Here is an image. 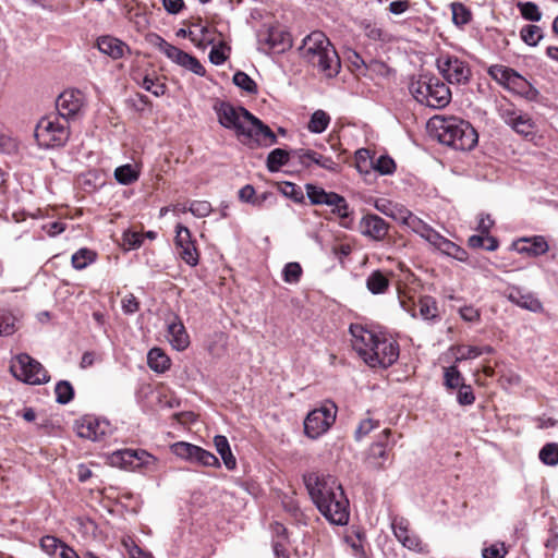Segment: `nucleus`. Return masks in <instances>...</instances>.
I'll return each instance as SVG.
<instances>
[{
  "label": "nucleus",
  "mask_w": 558,
  "mask_h": 558,
  "mask_svg": "<svg viewBox=\"0 0 558 558\" xmlns=\"http://www.w3.org/2000/svg\"><path fill=\"white\" fill-rule=\"evenodd\" d=\"M70 136L68 121L58 117L43 118L35 130V137L40 146L53 148L63 146Z\"/></svg>",
  "instance_id": "obj_7"
},
{
  "label": "nucleus",
  "mask_w": 558,
  "mask_h": 558,
  "mask_svg": "<svg viewBox=\"0 0 558 558\" xmlns=\"http://www.w3.org/2000/svg\"><path fill=\"white\" fill-rule=\"evenodd\" d=\"M218 122L221 126L234 131L239 138H244L250 134L248 126L253 116L242 106H234L229 101L218 100L214 105Z\"/></svg>",
  "instance_id": "obj_6"
},
{
  "label": "nucleus",
  "mask_w": 558,
  "mask_h": 558,
  "mask_svg": "<svg viewBox=\"0 0 558 558\" xmlns=\"http://www.w3.org/2000/svg\"><path fill=\"white\" fill-rule=\"evenodd\" d=\"M281 192L284 196L293 199L294 202H301L303 199L302 191L294 183L284 182Z\"/></svg>",
  "instance_id": "obj_60"
},
{
  "label": "nucleus",
  "mask_w": 558,
  "mask_h": 558,
  "mask_svg": "<svg viewBox=\"0 0 558 558\" xmlns=\"http://www.w3.org/2000/svg\"><path fill=\"white\" fill-rule=\"evenodd\" d=\"M522 17L526 21L538 22L542 19V12L536 3L527 1V2H519L517 4Z\"/></svg>",
  "instance_id": "obj_40"
},
{
  "label": "nucleus",
  "mask_w": 558,
  "mask_h": 558,
  "mask_svg": "<svg viewBox=\"0 0 558 558\" xmlns=\"http://www.w3.org/2000/svg\"><path fill=\"white\" fill-rule=\"evenodd\" d=\"M510 128L518 134L529 136L534 133L535 124L529 114L521 112Z\"/></svg>",
  "instance_id": "obj_34"
},
{
  "label": "nucleus",
  "mask_w": 558,
  "mask_h": 558,
  "mask_svg": "<svg viewBox=\"0 0 558 558\" xmlns=\"http://www.w3.org/2000/svg\"><path fill=\"white\" fill-rule=\"evenodd\" d=\"M189 38L197 47H206L214 43V38L210 36V29L201 24H194L192 28L189 29Z\"/></svg>",
  "instance_id": "obj_29"
},
{
  "label": "nucleus",
  "mask_w": 558,
  "mask_h": 558,
  "mask_svg": "<svg viewBox=\"0 0 558 558\" xmlns=\"http://www.w3.org/2000/svg\"><path fill=\"white\" fill-rule=\"evenodd\" d=\"M457 401L461 405H471L475 401V396L470 385H462L458 388Z\"/></svg>",
  "instance_id": "obj_54"
},
{
  "label": "nucleus",
  "mask_w": 558,
  "mask_h": 558,
  "mask_svg": "<svg viewBox=\"0 0 558 558\" xmlns=\"http://www.w3.org/2000/svg\"><path fill=\"white\" fill-rule=\"evenodd\" d=\"M250 134H246L244 140H253L259 145L271 146L277 143V136L271 129L264 124L258 118L253 116L248 126Z\"/></svg>",
  "instance_id": "obj_20"
},
{
  "label": "nucleus",
  "mask_w": 558,
  "mask_h": 558,
  "mask_svg": "<svg viewBox=\"0 0 558 558\" xmlns=\"http://www.w3.org/2000/svg\"><path fill=\"white\" fill-rule=\"evenodd\" d=\"M283 280L288 283H296L302 275V267L296 262L288 263L282 271Z\"/></svg>",
  "instance_id": "obj_48"
},
{
  "label": "nucleus",
  "mask_w": 558,
  "mask_h": 558,
  "mask_svg": "<svg viewBox=\"0 0 558 558\" xmlns=\"http://www.w3.org/2000/svg\"><path fill=\"white\" fill-rule=\"evenodd\" d=\"M82 183L85 187L89 186L90 190H97L104 185V180L97 172L88 171L83 175Z\"/></svg>",
  "instance_id": "obj_59"
},
{
  "label": "nucleus",
  "mask_w": 558,
  "mask_h": 558,
  "mask_svg": "<svg viewBox=\"0 0 558 558\" xmlns=\"http://www.w3.org/2000/svg\"><path fill=\"white\" fill-rule=\"evenodd\" d=\"M172 453H210L209 451L185 441H178L170 446Z\"/></svg>",
  "instance_id": "obj_51"
},
{
  "label": "nucleus",
  "mask_w": 558,
  "mask_h": 558,
  "mask_svg": "<svg viewBox=\"0 0 558 558\" xmlns=\"http://www.w3.org/2000/svg\"><path fill=\"white\" fill-rule=\"evenodd\" d=\"M122 310L125 314H134L140 308V303L134 294L129 293L121 301Z\"/></svg>",
  "instance_id": "obj_61"
},
{
  "label": "nucleus",
  "mask_w": 558,
  "mask_h": 558,
  "mask_svg": "<svg viewBox=\"0 0 558 558\" xmlns=\"http://www.w3.org/2000/svg\"><path fill=\"white\" fill-rule=\"evenodd\" d=\"M401 223L408 226L413 232L417 233L421 236H423L430 227L427 223H425L421 218L411 213L409 209L407 210L404 218H402Z\"/></svg>",
  "instance_id": "obj_36"
},
{
  "label": "nucleus",
  "mask_w": 558,
  "mask_h": 558,
  "mask_svg": "<svg viewBox=\"0 0 558 558\" xmlns=\"http://www.w3.org/2000/svg\"><path fill=\"white\" fill-rule=\"evenodd\" d=\"M452 13V22L456 26L462 27L469 24L472 20L471 10L461 2H452L450 4Z\"/></svg>",
  "instance_id": "obj_31"
},
{
  "label": "nucleus",
  "mask_w": 558,
  "mask_h": 558,
  "mask_svg": "<svg viewBox=\"0 0 558 558\" xmlns=\"http://www.w3.org/2000/svg\"><path fill=\"white\" fill-rule=\"evenodd\" d=\"M508 299L511 303H513L524 310H527V311H531L534 313H538V312L543 311V305L537 298H535L532 293H529V292L525 293L518 288H513L509 292Z\"/></svg>",
  "instance_id": "obj_22"
},
{
  "label": "nucleus",
  "mask_w": 558,
  "mask_h": 558,
  "mask_svg": "<svg viewBox=\"0 0 558 558\" xmlns=\"http://www.w3.org/2000/svg\"><path fill=\"white\" fill-rule=\"evenodd\" d=\"M420 315L425 320H433L438 317V306L432 296H423L418 301Z\"/></svg>",
  "instance_id": "obj_33"
},
{
  "label": "nucleus",
  "mask_w": 558,
  "mask_h": 558,
  "mask_svg": "<svg viewBox=\"0 0 558 558\" xmlns=\"http://www.w3.org/2000/svg\"><path fill=\"white\" fill-rule=\"evenodd\" d=\"M56 401L60 404L69 403L74 397V389L70 381L60 380L54 388Z\"/></svg>",
  "instance_id": "obj_38"
},
{
  "label": "nucleus",
  "mask_w": 558,
  "mask_h": 558,
  "mask_svg": "<svg viewBox=\"0 0 558 558\" xmlns=\"http://www.w3.org/2000/svg\"><path fill=\"white\" fill-rule=\"evenodd\" d=\"M337 405L326 401L320 408L311 411L304 420V432L310 438H317L335 423Z\"/></svg>",
  "instance_id": "obj_10"
},
{
  "label": "nucleus",
  "mask_w": 558,
  "mask_h": 558,
  "mask_svg": "<svg viewBox=\"0 0 558 558\" xmlns=\"http://www.w3.org/2000/svg\"><path fill=\"white\" fill-rule=\"evenodd\" d=\"M488 74L498 84L523 95L527 99H535L538 92L517 71L501 64L489 66Z\"/></svg>",
  "instance_id": "obj_9"
},
{
  "label": "nucleus",
  "mask_w": 558,
  "mask_h": 558,
  "mask_svg": "<svg viewBox=\"0 0 558 558\" xmlns=\"http://www.w3.org/2000/svg\"><path fill=\"white\" fill-rule=\"evenodd\" d=\"M154 44L159 48L161 52H163L171 61L177 64L190 70L194 74L199 76L205 75V68L201 64V62L193 56L186 53L185 51L179 49L178 47L169 44L162 37L155 35Z\"/></svg>",
  "instance_id": "obj_12"
},
{
  "label": "nucleus",
  "mask_w": 558,
  "mask_h": 558,
  "mask_svg": "<svg viewBox=\"0 0 558 558\" xmlns=\"http://www.w3.org/2000/svg\"><path fill=\"white\" fill-rule=\"evenodd\" d=\"M494 226V220L489 215L481 214L478 216V223L476 230L482 234H489L490 229Z\"/></svg>",
  "instance_id": "obj_64"
},
{
  "label": "nucleus",
  "mask_w": 558,
  "mask_h": 558,
  "mask_svg": "<svg viewBox=\"0 0 558 558\" xmlns=\"http://www.w3.org/2000/svg\"><path fill=\"white\" fill-rule=\"evenodd\" d=\"M304 59L327 78L335 77L341 68L339 56L322 32L307 35L301 47Z\"/></svg>",
  "instance_id": "obj_4"
},
{
  "label": "nucleus",
  "mask_w": 558,
  "mask_h": 558,
  "mask_svg": "<svg viewBox=\"0 0 558 558\" xmlns=\"http://www.w3.org/2000/svg\"><path fill=\"white\" fill-rule=\"evenodd\" d=\"M106 463L124 471L147 469L156 460V456H104Z\"/></svg>",
  "instance_id": "obj_19"
},
{
  "label": "nucleus",
  "mask_w": 558,
  "mask_h": 558,
  "mask_svg": "<svg viewBox=\"0 0 558 558\" xmlns=\"http://www.w3.org/2000/svg\"><path fill=\"white\" fill-rule=\"evenodd\" d=\"M15 317L12 313L0 310V337L11 336L15 332Z\"/></svg>",
  "instance_id": "obj_44"
},
{
  "label": "nucleus",
  "mask_w": 558,
  "mask_h": 558,
  "mask_svg": "<svg viewBox=\"0 0 558 558\" xmlns=\"http://www.w3.org/2000/svg\"><path fill=\"white\" fill-rule=\"evenodd\" d=\"M457 357L456 362H460L463 360H473L480 356V352L476 345H459L457 348Z\"/></svg>",
  "instance_id": "obj_57"
},
{
  "label": "nucleus",
  "mask_w": 558,
  "mask_h": 558,
  "mask_svg": "<svg viewBox=\"0 0 558 558\" xmlns=\"http://www.w3.org/2000/svg\"><path fill=\"white\" fill-rule=\"evenodd\" d=\"M148 366L157 372L162 373L170 367V359L159 348H153L147 354Z\"/></svg>",
  "instance_id": "obj_27"
},
{
  "label": "nucleus",
  "mask_w": 558,
  "mask_h": 558,
  "mask_svg": "<svg viewBox=\"0 0 558 558\" xmlns=\"http://www.w3.org/2000/svg\"><path fill=\"white\" fill-rule=\"evenodd\" d=\"M520 111H517L512 106H500L499 114L506 124L509 126L513 123L515 118L520 116Z\"/></svg>",
  "instance_id": "obj_62"
},
{
  "label": "nucleus",
  "mask_w": 558,
  "mask_h": 558,
  "mask_svg": "<svg viewBox=\"0 0 558 558\" xmlns=\"http://www.w3.org/2000/svg\"><path fill=\"white\" fill-rule=\"evenodd\" d=\"M84 104V96L80 90L68 89L59 95L56 108L61 118L65 121L74 118L81 111Z\"/></svg>",
  "instance_id": "obj_16"
},
{
  "label": "nucleus",
  "mask_w": 558,
  "mask_h": 558,
  "mask_svg": "<svg viewBox=\"0 0 558 558\" xmlns=\"http://www.w3.org/2000/svg\"><path fill=\"white\" fill-rule=\"evenodd\" d=\"M520 37L526 45L535 47L543 38L542 28L537 25H525L520 31Z\"/></svg>",
  "instance_id": "obj_37"
},
{
  "label": "nucleus",
  "mask_w": 558,
  "mask_h": 558,
  "mask_svg": "<svg viewBox=\"0 0 558 558\" xmlns=\"http://www.w3.org/2000/svg\"><path fill=\"white\" fill-rule=\"evenodd\" d=\"M352 347L371 367H389L397 362L400 350L398 342L384 333H375L362 325H351Z\"/></svg>",
  "instance_id": "obj_2"
},
{
  "label": "nucleus",
  "mask_w": 558,
  "mask_h": 558,
  "mask_svg": "<svg viewBox=\"0 0 558 558\" xmlns=\"http://www.w3.org/2000/svg\"><path fill=\"white\" fill-rule=\"evenodd\" d=\"M374 207L381 214L399 222H401L402 218H404V215L407 214L408 210V208H405L404 206L398 203H393L392 201L387 198L376 199L374 203Z\"/></svg>",
  "instance_id": "obj_26"
},
{
  "label": "nucleus",
  "mask_w": 558,
  "mask_h": 558,
  "mask_svg": "<svg viewBox=\"0 0 558 558\" xmlns=\"http://www.w3.org/2000/svg\"><path fill=\"white\" fill-rule=\"evenodd\" d=\"M292 150L288 151L281 148H276L268 154L267 168L270 172H277L282 166L287 165L292 159Z\"/></svg>",
  "instance_id": "obj_28"
},
{
  "label": "nucleus",
  "mask_w": 558,
  "mask_h": 558,
  "mask_svg": "<svg viewBox=\"0 0 558 558\" xmlns=\"http://www.w3.org/2000/svg\"><path fill=\"white\" fill-rule=\"evenodd\" d=\"M189 463L195 466H213L219 468L220 461L218 456H182Z\"/></svg>",
  "instance_id": "obj_45"
},
{
  "label": "nucleus",
  "mask_w": 558,
  "mask_h": 558,
  "mask_svg": "<svg viewBox=\"0 0 558 558\" xmlns=\"http://www.w3.org/2000/svg\"><path fill=\"white\" fill-rule=\"evenodd\" d=\"M349 61H350L351 65L355 70L360 71L361 73H364L363 70L380 71L381 69L385 68V64L383 62H378V61H372L369 64H366V62L363 60V58L355 51H353L349 56Z\"/></svg>",
  "instance_id": "obj_42"
},
{
  "label": "nucleus",
  "mask_w": 558,
  "mask_h": 558,
  "mask_svg": "<svg viewBox=\"0 0 558 558\" xmlns=\"http://www.w3.org/2000/svg\"><path fill=\"white\" fill-rule=\"evenodd\" d=\"M330 123V117L324 110H316L311 116V119L307 124V129L312 133L320 134L323 133Z\"/></svg>",
  "instance_id": "obj_32"
},
{
  "label": "nucleus",
  "mask_w": 558,
  "mask_h": 558,
  "mask_svg": "<svg viewBox=\"0 0 558 558\" xmlns=\"http://www.w3.org/2000/svg\"><path fill=\"white\" fill-rule=\"evenodd\" d=\"M391 527L396 538L402 546L416 553L424 551L421 538L410 530V523L407 519L395 518L391 522Z\"/></svg>",
  "instance_id": "obj_18"
},
{
  "label": "nucleus",
  "mask_w": 558,
  "mask_h": 558,
  "mask_svg": "<svg viewBox=\"0 0 558 558\" xmlns=\"http://www.w3.org/2000/svg\"><path fill=\"white\" fill-rule=\"evenodd\" d=\"M438 250L442 252L444 254L451 256L458 260H463L465 251L461 248L456 243L451 242L450 240L444 238L441 241Z\"/></svg>",
  "instance_id": "obj_46"
},
{
  "label": "nucleus",
  "mask_w": 558,
  "mask_h": 558,
  "mask_svg": "<svg viewBox=\"0 0 558 558\" xmlns=\"http://www.w3.org/2000/svg\"><path fill=\"white\" fill-rule=\"evenodd\" d=\"M388 230L389 225L375 214L364 215L359 222L360 233L376 242L384 241Z\"/></svg>",
  "instance_id": "obj_17"
},
{
  "label": "nucleus",
  "mask_w": 558,
  "mask_h": 558,
  "mask_svg": "<svg viewBox=\"0 0 558 558\" xmlns=\"http://www.w3.org/2000/svg\"><path fill=\"white\" fill-rule=\"evenodd\" d=\"M292 159L304 168H311L313 165H316L330 172L339 171L338 162H336L331 157L319 154L316 150L296 148L292 149Z\"/></svg>",
  "instance_id": "obj_15"
},
{
  "label": "nucleus",
  "mask_w": 558,
  "mask_h": 558,
  "mask_svg": "<svg viewBox=\"0 0 558 558\" xmlns=\"http://www.w3.org/2000/svg\"><path fill=\"white\" fill-rule=\"evenodd\" d=\"M308 494L319 512L331 523L343 525L349 520V500L332 475L310 473L304 476Z\"/></svg>",
  "instance_id": "obj_1"
},
{
  "label": "nucleus",
  "mask_w": 558,
  "mask_h": 558,
  "mask_svg": "<svg viewBox=\"0 0 558 558\" xmlns=\"http://www.w3.org/2000/svg\"><path fill=\"white\" fill-rule=\"evenodd\" d=\"M10 371L16 379L29 385H41L50 380L41 363L27 353L16 355L10 365Z\"/></svg>",
  "instance_id": "obj_8"
},
{
  "label": "nucleus",
  "mask_w": 558,
  "mask_h": 558,
  "mask_svg": "<svg viewBox=\"0 0 558 558\" xmlns=\"http://www.w3.org/2000/svg\"><path fill=\"white\" fill-rule=\"evenodd\" d=\"M428 125L441 144L459 150H471L478 141V135L470 122L458 117L435 116Z\"/></svg>",
  "instance_id": "obj_3"
},
{
  "label": "nucleus",
  "mask_w": 558,
  "mask_h": 558,
  "mask_svg": "<svg viewBox=\"0 0 558 558\" xmlns=\"http://www.w3.org/2000/svg\"><path fill=\"white\" fill-rule=\"evenodd\" d=\"M211 210V204L207 201H192L189 207L182 208V211H190L196 218L207 217Z\"/></svg>",
  "instance_id": "obj_43"
},
{
  "label": "nucleus",
  "mask_w": 558,
  "mask_h": 558,
  "mask_svg": "<svg viewBox=\"0 0 558 558\" xmlns=\"http://www.w3.org/2000/svg\"><path fill=\"white\" fill-rule=\"evenodd\" d=\"M338 199L339 201L335 199L331 202L329 206L331 207V213L337 215L342 220H347L351 217L352 211L350 210L349 204L343 196L338 194Z\"/></svg>",
  "instance_id": "obj_47"
},
{
  "label": "nucleus",
  "mask_w": 558,
  "mask_h": 558,
  "mask_svg": "<svg viewBox=\"0 0 558 558\" xmlns=\"http://www.w3.org/2000/svg\"><path fill=\"white\" fill-rule=\"evenodd\" d=\"M167 337L171 345L178 351L185 350L190 344L189 335L181 322H173L168 326Z\"/></svg>",
  "instance_id": "obj_25"
},
{
  "label": "nucleus",
  "mask_w": 558,
  "mask_h": 558,
  "mask_svg": "<svg viewBox=\"0 0 558 558\" xmlns=\"http://www.w3.org/2000/svg\"><path fill=\"white\" fill-rule=\"evenodd\" d=\"M436 64L439 73L450 84H466L470 80L469 65L456 56L440 54Z\"/></svg>",
  "instance_id": "obj_11"
},
{
  "label": "nucleus",
  "mask_w": 558,
  "mask_h": 558,
  "mask_svg": "<svg viewBox=\"0 0 558 558\" xmlns=\"http://www.w3.org/2000/svg\"><path fill=\"white\" fill-rule=\"evenodd\" d=\"M174 244L180 257L190 266L195 267L199 260V254L192 239L190 229L181 223L175 226Z\"/></svg>",
  "instance_id": "obj_14"
},
{
  "label": "nucleus",
  "mask_w": 558,
  "mask_h": 558,
  "mask_svg": "<svg viewBox=\"0 0 558 558\" xmlns=\"http://www.w3.org/2000/svg\"><path fill=\"white\" fill-rule=\"evenodd\" d=\"M375 447L379 450L378 453H385L386 451H392L396 447V439H391L389 429H385L375 442Z\"/></svg>",
  "instance_id": "obj_52"
},
{
  "label": "nucleus",
  "mask_w": 558,
  "mask_h": 558,
  "mask_svg": "<svg viewBox=\"0 0 558 558\" xmlns=\"http://www.w3.org/2000/svg\"><path fill=\"white\" fill-rule=\"evenodd\" d=\"M507 554L508 549L505 547L504 543L493 544L482 550L483 558H505Z\"/></svg>",
  "instance_id": "obj_55"
},
{
  "label": "nucleus",
  "mask_w": 558,
  "mask_h": 558,
  "mask_svg": "<svg viewBox=\"0 0 558 558\" xmlns=\"http://www.w3.org/2000/svg\"><path fill=\"white\" fill-rule=\"evenodd\" d=\"M305 190L306 196L313 205H319L324 194L327 192L323 187L314 184H306Z\"/></svg>",
  "instance_id": "obj_58"
},
{
  "label": "nucleus",
  "mask_w": 558,
  "mask_h": 558,
  "mask_svg": "<svg viewBox=\"0 0 558 558\" xmlns=\"http://www.w3.org/2000/svg\"><path fill=\"white\" fill-rule=\"evenodd\" d=\"M379 427V421L373 420L371 417L362 420L355 432L354 437L356 440H361L363 437L367 436L372 430Z\"/></svg>",
  "instance_id": "obj_49"
},
{
  "label": "nucleus",
  "mask_w": 558,
  "mask_h": 558,
  "mask_svg": "<svg viewBox=\"0 0 558 558\" xmlns=\"http://www.w3.org/2000/svg\"><path fill=\"white\" fill-rule=\"evenodd\" d=\"M143 88L150 92L155 96H162L166 92V86L157 80L145 76L142 84Z\"/></svg>",
  "instance_id": "obj_56"
},
{
  "label": "nucleus",
  "mask_w": 558,
  "mask_h": 558,
  "mask_svg": "<svg viewBox=\"0 0 558 558\" xmlns=\"http://www.w3.org/2000/svg\"><path fill=\"white\" fill-rule=\"evenodd\" d=\"M65 545L57 537L46 535L40 539V547L49 555H57V551H61V546Z\"/></svg>",
  "instance_id": "obj_53"
},
{
  "label": "nucleus",
  "mask_w": 558,
  "mask_h": 558,
  "mask_svg": "<svg viewBox=\"0 0 558 558\" xmlns=\"http://www.w3.org/2000/svg\"><path fill=\"white\" fill-rule=\"evenodd\" d=\"M459 313L461 318L469 323L478 322L481 318L480 311L471 305L461 307Z\"/></svg>",
  "instance_id": "obj_63"
},
{
  "label": "nucleus",
  "mask_w": 558,
  "mask_h": 558,
  "mask_svg": "<svg viewBox=\"0 0 558 558\" xmlns=\"http://www.w3.org/2000/svg\"><path fill=\"white\" fill-rule=\"evenodd\" d=\"M390 275L379 269L373 270L366 278L367 290L374 295L385 294L390 287Z\"/></svg>",
  "instance_id": "obj_23"
},
{
  "label": "nucleus",
  "mask_w": 558,
  "mask_h": 558,
  "mask_svg": "<svg viewBox=\"0 0 558 558\" xmlns=\"http://www.w3.org/2000/svg\"><path fill=\"white\" fill-rule=\"evenodd\" d=\"M140 178V171L132 165L126 163L116 168L114 179L123 185L136 182Z\"/></svg>",
  "instance_id": "obj_30"
},
{
  "label": "nucleus",
  "mask_w": 558,
  "mask_h": 558,
  "mask_svg": "<svg viewBox=\"0 0 558 558\" xmlns=\"http://www.w3.org/2000/svg\"><path fill=\"white\" fill-rule=\"evenodd\" d=\"M409 89L420 104L435 109L446 107L451 100L449 87L434 76L422 75L417 80H413Z\"/></svg>",
  "instance_id": "obj_5"
},
{
  "label": "nucleus",
  "mask_w": 558,
  "mask_h": 558,
  "mask_svg": "<svg viewBox=\"0 0 558 558\" xmlns=\"http://www.w3.org/2000/svg\"><path fill=\"white\" fill-rule=\"evenodd\" d=\"M232 81L235 86H238L239 88L243 89L248 94L255 95L258 92L257 84L245 72H235Z\"/></svg>",
  "instance_id": "obj_39"
},
{
  "label": "nucleus",
  "mask_w": 558,
  "mask_h": 558,
  "mask_svg": "<svg viewBox=\"0 0 558 558\" xmlns=\"http://www.w3.org/2000/svg\"><path fill=\"white\" fill-rule=\"evenodd\" d=\"M373 168L380 174H391L396 169V163L389 156H380L373 161Z\"/></svg>",
  "instance_id": "obj_50"
},
{
  "label": "nucleus",
  "mask_w": 558,
  "mask_h": 558,
  "mask_svg": "<svg viewBox=\"0 0 558 558\" xmlns=\"http://www.w3.org/2000/svg\"><path fill=\"white\" fill-rule=\"evenodd\" d=\"M96 259V253L88 248H80L72 255L71 262L75 269L82 270Z\"/></svg>",
  "instance_id": "obj_35"
},
{
  "label": "nucleus",
  "mask_w": 558,
  "mask_h": 558,
  "mask_svg": "<svg viewBox=\"0 0 558 558\" xmlns=\"http://www.w3.org/2000/svg\"><path fill=\"white\" fill-rule=\"evenodd\" d=\"M515 250L519 253H525L531 256H538L545 254L549 246L542 235H536L533 238H523L519 240L515 244Z\"/></svg>",
  "instance_id": "obj_21"
},
{
  "label": "nucleus",
  "mask_w": 558,
  "mask_h": 558,
  "mask_svg": "<svg viewBox=\"0 0 558 558\" xmlns=\"http://www.w3.org/2000/svg\"><path fill=\"white\" fill-rule=\"evenodd\" d=\"M74 428L78 437L92 441H101L111 433L108 421L93 415H85L76 420Z\"/></svg>",
  "instance_id": "obj_13"
},
{
  "label": "nucleus",
  "mask_w": 558,
  "mask_h": 558,
  "mask_svg": "<svg viewBox=\"0 0 558 558\" xmlns=\"http://www.w3.org/2000/svg\"><path fill=\"white\" fill-rule=\"evenodd\" d=\"M97 47L100 52L111 57L112 59H120L123 57L128 46L120 39L112 36H101L97 39Z\"/></svg>",
  "instance_id": "obj_24"
},
{
  "label": "nucleus",
  "mask_w": 558,
  "mask_h": 558,
  "mask_svg": "<svg viewBox=\"0 0 558 558\" xmlns=\"http://www.w3.org/2000/svg\"><path fill=\"white\" fill-rule=\"evenodd\" d=\"M444 379L448 389H456L464 385V378L454 365L445 368Z\"/></svg>",
  "instance_id": "obj_41"
}]
</instances>
